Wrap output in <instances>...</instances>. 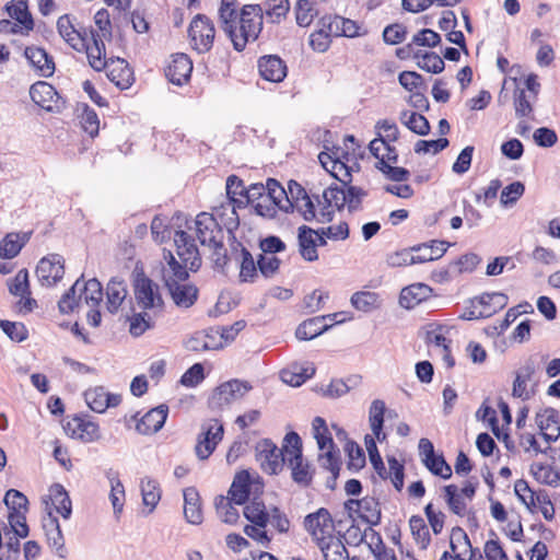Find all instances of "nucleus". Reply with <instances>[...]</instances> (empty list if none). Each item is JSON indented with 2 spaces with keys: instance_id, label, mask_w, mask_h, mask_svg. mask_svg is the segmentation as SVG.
Masks as SVG:
<instances>
[{
  "instance_id": "nucleus-1",
  "label": "nucleus",
  "mask_w": 560,
  "mask_h": 560,
  "mask_svg": "<svg viewBox=\"0 0 560 560\" xmlns=\"http://www.w3.org/2000/svg\"><path fill=\"white\" fill-rule=\"evenodd\" d=\"M57 30L59 35L74 50L85 51L89 65L95 70L101 71L105 66L104 61V43L96 30L74 27L70 15H61L57 21Z\"/></svg>"
},
{
  "instance_id": "nucleus-2",
  "label": "nucleus",
  "mask_w": 560,
  "mask_h": 560,
  "mask_svg": "<svg viewBox=\"0 0 560 560\" xmlns=\"http://www.w3.org/2000/svg\"><path fill=\"white\" fill-rule=\"evenodd\" d=\"M162 278L176 306L189 308L198 299V289L187 283L189 277L186 267L182 266L171 250L164 249Z\"/></svg>"
},
{
  "instance_id": "nucleus-3",
  "label": "nucleus",
  "mask_w": 560,
  "mask_h": 560,
  "mask_svg": "<svg viewBox=\"0 0 560 560\" xmlns=\"http://www.w3.org/2000/svg\"><path fill=\"white\" fill-rule=\"evenodd\" d=\"M264 9L260 4H245L240 12L236 28L231 36L233 47L244 50L246 44L256 40L262 30Z\"/></svg>"
},
{
  "instance_id": "nucleus-4",
  "label": "nucleus",
  "mask_w": 560,
  "mask_h": 560,
  "mask_svg": "<svg viewBox=\"0 0 560 560\" xmlns=\"http://www.w3.org/2000/svg\"><path fill=\"white\" fill-rule=\"evenodd\" d=\"M291 445L283 441L279 448L270 439H262L256 444V460L261 470L269 475L279 474L287 463Z\"/></svg>"
},
{
  "instance_id": "nucleus-5",
  "label": "nucleus",
  "mask_w": 560,
  "mask_h": 560,
  "mask_svg": "<svg viewBox=\"0 0 560 560\" xmlns=\"http://www.w3.org/2000/svg\"><path fill=\"white\" fill-rule=\"evenodd\" d=\"M284 442L291 445L288 452L287 465L291 469V477L294 482L302 487H307L312 482V471L308 463L304 462L302 454V440L296 432H289L284 436Z\"/></svg>"
},
{
  "instance_id": "nucleus-6",
  "label": "nucleus",
  "mask_w": 560,
  "mask_h": 560,
  "mask_svg": "<svg viewBox=\"0 0 560 560\" xmlns=\"http://www.w3.org/2000/svg\"><path fill=\"white\" fill-rule=\"evenodd\" d=\"M253 386L247 381L231 380L220 384L209 397L208 406L213 411H220L233 401L243 398Z\"/></svg>"
},
{
  "instance_id": "nucleus-7",
  "label": "nucleus",
  "mask_w": 560,
  "mask_h": 560,
  "mask_svg": "<svg viewBox=\"0 0 560 560\" xmlns=\"http://www.w3.org/2000/svg\"><path fill=\"white\" fill-rule=\"evenodd\" d=\"M215 28L212 21L203 15L197 14L188 27L190 45L198 54L208 52L214 42Z\"/></svg>"
},
{
  "instance_id": "nucleus-8",
  "label": "nucleus",
  "mask_w": 560,
  "mask_h": 560,
  "mask_svg": "<svg viewBox=\"0 0 560 560\" xmlns=\"http://www.w3.org/2000/svg\"><path fill=\"white\" fill-rule=\"evenodd\" d=\"M314 438L320 451H325L324 467L332 475V482L337 479L340 470L339 458L334 453V441L323 418L316 417L313 420Z\"/></svg>"
},
{
  "instance_id": "nucleus-9",
  "label": "nucleus",
  "mask_w": 560,
  "mask_h": 560,
  "mask_svg": "<svg viewBox=\"0 0 560 560\" xmlns=\"http://www.w3.org/2000/svg\"><path fill=\"white\" fill-rule=\"evenodd\" d=\"M173 238L177 256L180 259L178 262L186 267L187 271H197L201 266V257L195 238L183 230H175Z\"/></svg>"
},
{
  "instance_id": "nucleus-10",
  "label": "nucleus",
  "mask_w": 560,
  "mask_h": 560,
  "mask_svg": "<svg viewBox=\"0 0 560 560\" xmlns=\"http://www.w3.org/2000/svg\"><path fill=\"white\" fill-rule=\"evenodd\" d=\"M304 527L317 544L334 536V521L329 511L325 508H320L316 512L306 515Z\"/></svg>"
},
{
  "instance_id": "nucleus-11",
  "label": "nucleus",
  "mask_w": 560,
  "mask_h": 560,
  "mask_svg": "<svg viewBox=\"0 0 560 560\" xmlns=\"http://www.w3.org/2000/svg\"><path fill=\"white\" fill-rule=\"evenodd\" d=\"M65 275V259L59 254H50L43 257L37 267L36 276L44 287H52L57 284Z\"/></svg>"
},
{
  "instance_id": "nucleus-12",
  "label": "nucleus",
  "mask_w": 560,
  "mask_h": 560,
  "mask_svg": "<svg viewBox=\"0 0 560 560\" xmlns=\"http://www.w3.org/2000/svg\"><path fill=\"white\" fill-rule=\"evenodd\" d=\"M135 296L143 310L163 308L164 302L159 292V285L148 277H139L135 282Z\"/></svg>"
},
{
  "instance_id": "nucleus-13",
  "label": "nucleus",
  "mask_w": 560,
  "mask_h": 560,
  "mask_svg": "<svg viewBox=\"0 0 560 560\" xmlns=\"http://www.w3.org/2000/svg\"><path fill=\"white\" fill-rule=\"evenodd\" d=\"M105 66L102 70H107V78L120 90L130 88L135 81L133 71L129 63L122 58H106V48L104 47Z\"/></svg>"
},
{
  "instance_id": "nucleus-14",
  "label": "nucleus",
  "mask_w": 560,
  "mask_h": 560,
  "mask_svg": "<svg viewBox=\"0 0 560 560\" xmlns=\"http://www.w3.org/2000/svg\"><path fill=\"white\" fill-rule=\"evenodd\" d=\"M246 187L236 175H230L226 179V196L229 199L228 205L232 208V215L226 222L229 230L237 229L240 225V219L236 212L237 208H244L247 206L245 201Z\"/></svg>"
},
{
  "instance_id": "nucleus-15",
  "label": "nucleus",
  "mask_w": 560,
  "mask_h": 560,
  "mask_svg": "<svg viewBox=\"0 0 560 560\" xmlns=\"http://www.w3.org/2000/svg\"><path fill=\"white\" fill-rule=\"evenodd\" d=\"M30 96L36 105L47 112L59 110L63 105V101L56 89L45 81H38L31 85Z\"/></svg>"
},
{
  "instance_id": "nucleus-16",
  "label": "nucleus",
  "mask_w": 560,
  "mask_h": 560,
  "mask_svg": "<svg viewBox=\"0 0 560 560\" xmlns=\"http://www.w3.org/2000/svg\"><path fill=\"white\" fill-rule=\"evenodd\" d=\"M65 430L68 435L84 443H92L101 439L98 424L82 416H74L69 420Z\"/></svg>"
},
{
  "instance_id": "nucleus-17",
  "label": "nucleus",
  "mask_w": 560,
  "mask_h": 560,
  "mask_svg": "<svg viewBox=\"0 0 560 560\" xmlns=\"http://www.w3.org/2000/svg\"><path fill=\"white\" fill-rule=\"evenodd\" d=\"M196 233L201 245L209 246L223 240V231L215 218L207 212H201L194 222Z\"/></svg>"
},
{
  "instance_id": "nucleus-18",
  "label": "nucleus",
  "mask_w": 560,
  "mask_h": 560,
  "mask_svg": "<svg viewBox=\"0 0 560 560\" xmlns=\"http://www.w3.org/2000/svg\"><path fill=\"white\" fill-rule=\"evenodd\" d=\"M192 61L183 52L172 55V60L165 69V75L175 85H183L190 79Z\"/></svg>"
},
{
  "instance_id": "nucleus-19",
  "label": "nucleus",
  "mask_w": 560,
  "mask_h": 560,
  "mask_svg": "<svg viewBox=\"0 0 560 560\" xmlns=\"http://www.w3.org/2000/svg\"><path fill=\"white\" fill-rule=\"evenodd\" d=\"M258 70L262 79L270 82H282L287 77L285 62L277 55H266L258 60Z\"/></svg>"
},
{
  "instance_id": "nucleus-20",
  "label": "nucleus",
  "mask_w": 560,
  "mask_h": 560,
  "mask_svg": "<svg viewBox=\"0 0 560 560\" xmlns=\"http://www.w3.org/2000/svg\"><path fill=\"white\" fill-rule=\"evenodd\" d=\"M88 406L95 412L102 413L109 407H116L121 401L118 394H109L103 386L90 388L84 393Z\"/></svg>"
},
{
  "instance_id": "nucleus-21",
  "label": "nucleus",
  "mask_w": 560,
  "mask_h": 560,
  "mask_svg": "<svg viewBox=\"0 0 560 560\" xmlns=\"http://www.w3.org/2000/svg\"><path fill=\"white\" fill-rule=\"evenodd\" d=\"M168 407L160 405L149 410L136 424V430L143 435L154 434L160 431L167 418Z\"/></svg>"
},
{
  "instance_id": "nucleus-22",
  "label": "nucleus",
  "mask_w": 560,
  "mask_h": 560,
  "mask_svg": "<svg viewBox=\"0 0 560 560\" xmlns=\"http://www.w3.org/2000/svg\"><path fill=\"white\" fill-rule=\"evenodd\" d=\"M24 56L35 68L40 77L49 78L55 72V62L51 56H49L45 49L39 47H26Z\"/></svg>"
},
{
  "instance_id": "nucleus-23",
  "label": "nucleus",
  "mask_w": 560,
  "mask_h": 560,
  "mask_svg": "<svg viewBox=\"0 0 560 560\" xmlns=\"http://www.w3.org/2000/svg\"><path fill=\"white\" fill-rule=\"evenodd\" d=\"M432 288L424 283H413L404 288L399 295L401 307L411 310L432 295Z\"/></svg>"
},
{
  "instance_id": "nucleus-24",
  "label": "nucleus",
  "mask_w": 560,
  "mask_h": 560,
  "mask_svg": "<svg viewBox=\"0 0 560 560\" xmlns=\"http://www.w3.org/2000/svg\"><path fill=\"white\" fill-rule=\"evenodd\" d=\"M298 244L299 253L302 258L306 261H315L318 259L317 242L315 230L307 226L301 225L298 229Z\"/></svg>"
},
{
  "instance_id": "nucleus-25",
  "label": "nucleus",
  "mask_w": 560,
  "mask_h": 560,
  "mask_svg": "<svg viewBox=\"0 0 560 560\" xmlns=\"http://www.w3.org/2000/svg\"><path fill=\"white\" fill-rule=\"evenodd\" d=\"M184 516L194 525H199L203 521L200 495L195 487L184 490Z\"/></svg>"
},
{
  "instance_id": "nucleus-26",
  "label": "nucleus",
  "mask_w": 560,
  "mask_h": 560,
  "mask_svg": "<svg viewBox=\"0 0 560 560\" xmlns=\"http://www.w3.org/2000/svg\"><path fill=\"white\" fill-rule=\"evenodd\" d=\"M347 505H355L360 512V517L370 526H376L381 522L380 502L372 497H365L361 500L349 499Z\"/></svg>"
},
{
  "instance_id": "nucleus-27",
  "label": "nucleus",
  "mask_w": 560,
  "mask_h": 560,
  "mask_svg": "<svg viewBox=\"0 0 560 560\" xmlns=\"http://www.w3.org/2000/svg\"><path fill=\"white\" fill-rule=\"evenodd\" d=\"M43 528L46 533L49 547L55 550L58 557L66 558L67 549L58 518L49 513L48 518L43 524Z\"/></svg>"
},
{
  "instance_id": "nucleus-28",
  "label": "nucleus",
  "mask_w": 560,
  "mask_h": 560,
  "mask_svg": "<svg viewBox=\"0 0 560 560\" xmlns=\"http://www.w3.org/2000/svg\"><path fill=\"white\" fill-rule=\"evenodd\" d=\"M127 284L124 280L112 278L106 285V307L109 313H117L118 308L127 298Z\"/></svg>"
},
{
  "instance_id": "nucleus-29",
  "label": "nucleus",
  "mask_w": 560,
  "mask_h": 560,
  "mask_svg": "<svg viewBox=\"0 0 560 560\" xmlns=\"http://www.w3.org/2000/svg\"><path fill=\"white\" fill-rule=\"evenodd\" d=\"M250 485L252 480L248 471L242 470L237 472L230 487L228 498L237 505L245 504L250 493Z\"/></svg>"
},
{
  "instance_id": "nucleus-30",
  "label": "nucleus",
  "mask_w": 560,
  "mask_h": 560,
  "mask_svg": "<svg viewBox=\"0 0 560 560\" xmlns=\"http://www.w3.org/2000/svg\"><path fill=\"white\" fill-rule=\"evenodd\" d=\"M370 152L377 160V166H384V164L397 163L398 153L395 147H392L389 142L383 139L382 133L378 132V138L372 140L369 144Z\"/></svg>"
},
{
  "instance_id": "nucleus-31",
  "label": "nucleus",
  "mask_w": 560,
  "mask_h": 560,
  "mask_svg": "<svg viewBox=\"0 0 560 560\" xmlns=\"http://www.w3.org/2000/svg\"><path fill=\"white\" fill-rule=\"evenodd\" d=\"M325 320L326 316H316L304 320L298 326L295 337L299 340H312L316 338L331 327V325L325 324Z\"/></svg>"
},
{
  "instance_id": "nucleus-32",
  "label": "nucleus",
  "mask_w": 560,
  "mask_h": 560,
  "mask_svg": "<svg viewBox=\"0 0 560 560\" xmlns=\"http://www.w3.org/2000/svg\"><path fill=\"white\" fill-rule=\"evenodd\" d=\"M334 154L335 160L332 161L329 173L343 186H347L352 180L351 168L347 165L349 152L343 151L341 148H334Z\"/></svg>"
},
{
  "instance_id": "nucleus-33",
  "label": "nucleus",
  "mask_w": 560,
  "mask_h": 560,
  "mask_svg": "<svg viewBox=\"0 0 560 560\" xmlns=\"http://www.w3.org/2000/svg\"><path fill=\"white\" fill-rule=\"evenodd\" d=\"M79 300H84L90 307H98L103 300V287L96 278H92L85 282L80 281Z\"/></svg>"
},
{
  "instance_id": "nucleus-34",
  "label": "nucleus",
  "mask_w": 560,
  "mask_h": 560,
  "mask_svg": "<svg viewBox=\"0 0 560 560\" xmlns=\"http://www.w3.org/2000/svg\"><path fill=\"white\" fill-rule=\"evenodd\" d=\"M236 5L237 0H221L219 8L221 27L230 38L234 32V28H236L240 16V14L236 12Z\"/></svg>"
},
{
  "instance_id": "nucleus-35",
  "label": "nucleus",
  "mask_w": 560,
  "mask_h": 560,
  "mask_svg": "<svg viewBox=\"0 0 560 560\" xmlns=\"http://www.w3.org/2000/svg\"><path fill=\"white\" fill-rule=\"evenodd\" d=\"M49 497L56 511L63 517L69 518L72 513V504L68 492L60 483H54L49 488Z\"/></svg>"
},
{
  "instance_id": "nucleus-36",
  "label": "nucleus",
  "mask_w": 560,
  "mask_h": 560,
  "mask_svg": "<svg viewBox=\"0 0 560 560\" xmlns=\"http://www.w3.org/2000/svg\"><path fill=\"white\" fill-rule=\"evenodd\" d=\"M142 502L145 506H149L148 514L152 513L161 500V488L160 483L152 478L145 477L140 483Z\"/></svg>"
},
{
  "instance_id": "nucleus-37",
  "label": "nucleus",
  "mask_w": 560,
  "mask_h": 560,
  "mask_svg": "<svg viewBox=\"0 0 560 560\" xmlns=\"http://www.w3.org/2000/svg\"><path fill=\"white\" fill-rule=\"evenodd\" d=\"M264 9V18L272 24H279L284 20L290 10L289 0H266L260 4Z\"/></svg>"
},
{
  "instance_id": "nucleus-38",
  "label": "nucleus",
  "mask_w": 560,
  "mask_h": 560,
  "mask_svg": "<svg viewBox=\"0 0 560 560\" xmlns=\"http://www.w3.org/2000/svg\"><path fill=\"white\" fill-rule=\"evenodd\" d=\"M244 516L252 524L266 527L269 523V512L266 510L265 503L258 498H254L244 506Z\"/></svg>"
},
{
  "instance_id": "nucleus-39",
  "label": "nucleus",
  "mask_w": 560,
  "mask_h": 560,
  "mask_svg": "<svg viewBox=\"0 0 560 560\" xmlns=\"http://www.w3.org/2000/svg\"><path fill=\"white\" fill-rule=\"evenodd\" d=\"M450 547L453 556L466 558L474 547L469 540L467 533L462 527H453L450 536Z\"/></svg>"
},
{
  "instance_id": "nucleus-40",
  "label": "nucleus",
  "mask_w": 560,
  "mask_h": 560,
  "mask_svg": "<svg viewBox=\"0 0 560 560\" xmlns=\"http://www.w3.org/2000/svg\"><path fill=\"white\" fill-rule=\"evenodd\" d=\"M325 560H349V553L343 542L336 537L324 539L317 544Z\"/></svg>"
},
{
  "instance_id": "nucleus-41",
  "label": "nucleus",
  "mask_w": 560,
  "mask_h": 560,
  "mask_svg": "<svg viewBox=\"0 0 560 560\" xmlns=\"http://www.w3.org/2000/svg\"><path fill=\"white\" fill-rule=\"evenodd\" d=\"M385 402L381 399H375L372 401L369 412V421L370 427L378 441H383L385 439V434L383 433V424H384V412H385Z\"/></svg>"
},
{
  "instance_id": "nucleus-42",
  "label": "nucleus",
  "mask_w": 560,
  "mask_h": 560,
  "mask_svg": "<svg viewBox=\"0 0 560 560\" xmlns=\"http://www.w3.org/2000/svg\"><path fill=\"white\" fill-rule=\"evenodd\" d=\"M8 14L27 31L33 30L34 22L28 12L27 4L23 0L12 1L5 5Z\"/></svg>"
},
{
  "instance_id": "nucleus-43",
  "label": "nucleus",
  "mask_w": 560,
  "mask_h": 560,
  "mask_svg": "<svg viewBox=\"0 0 560 560\" xmlns=\"http://www.w3.org/2000/svg\"><path fill=\"white\" fill-rule=\"evenodd\" d=\"M233 500L224 495H218L214 499V506L218 517L226 524H235L240 518L237 509L233 505Z\"/></svg>"
},
{
  "instance_id": "nucleus-44",
  "label": "nucleus",
  "mask_w": 560,
  "mask_h": 560,
  "mask_svg": "<svg viewBox=\"0 0 560 560\" xmlns=\"http://www.w3.org/2000/svg\"><path fill=\"white\" fill-rule=\"evenodd\" d=\"M409 526L416 544L422 550H425L431 542V535L424 518L420 515H412L409 520Z\"/></svg>"
},
{
  "instance_id": "nucleus-45",
  "label": "nucleus",
  "mask_w": 560,
  "mask_h": 560,
  "mask_svg": "<svg viewBox=\"0 0 560 560\" xmlns=\"http://www.w3.org/2000/svg\"><path fill=\"white\" fill-rule=\"evenodd\" d=\"M530 474L542 485L555 488L560 486V476L549 464L545 465L542 463H533L530 465Z\"/></svg>"
},
{
  "instance_id": "nucleus-46",
  "label": "nucleus",
  "mask_w": 560,
  "mask_h": 560,
  "mask_svg": "<svg viewBox=\"0 0 560 560\" xmlns=\"http://www.w3.org/2000/svg\"><path fill=\"white\" fill-rule=\"evenodd\" d=\"M370 535L371 541L368 542V546L375 560H397L395 551L384 544L382 536L376 530L371 529Z\"/></svg>"
},
{
  "instance_id": "nucleus-47",
  "label": "nucleus",
  "mask_w": 560,
  "mask_h": 560,
  "mask_svg": "<svg viewBox=\"0 0 560 560\" xmlns=\"http://www.w3.org/2000/svg\"><path fill=\"white\" fill-rule=\"evenodd\" d=\"M107 477L110 482L109 499L113 504L114 512L117 514L122 511L125 488L121 481L119 480L117 472H113L112 470H109L107 472Z\"/></svg>"
},
{
  "instance_id": "nucleus-48",
  "label": "nucleus",
  "mask_w": 560,
  "mask_h": 560,
  "mask_svg": "<svg viewBox=\"0 0 560 560\" xmlns=\"http://www.w3.org/2000/svg\"><path fill=\"white\" fill-rule=\"evenodd\" d=\"M508 295L501 292L483 293L475 298L471 303H478L483 310H494L493 314L504 308L508 304Z\"/></svg>"
},
{
  "instance_id": "nucleus-49",
  "label": "nucleus",
  "mask_w": 560,
  "mask_h": 560,
  "mask_svg": "<svg viewBox=\"0 0 560 560\" xmlns=\"http://www.w3.org/2000/svg\"><path fill=\"white\" fill-rule=\"evenodd\" d=\"M400 120L417 135L425 136L430 132V124L421 114L402 112Z\"/></svg>"
},
{
  "instance_id": "nucleus-50",
  "label": "nucleus",
  "mask_w": 560,
  "mask_h": 560,
  "mask_svg": "<svg viewBox=\"0 0 560 560\" xmlns=\"http://www.w3.org/2000/svg\"><path fill=\"white\" fill-rule=\"evenodd\" d=\"M415 58L421 59L418 62V66L422 70H425L427 72L440 73L445 68V63H444L443 59L438 54H435L433 51H430V52L429 51H425V52L418 51L415 54Z\"/></svg>"
},
{
  "instance_id": "nucleus-51",
  "label": "nucleus",
  "mask_w": 560,
  "mask_h": 560,
  "mask_svg": "<svg viewBox=\"0 0 560 560\" xmlns=\"http://www.w3.org/2000/svg\"><path fill=\"white\" fill-rule=\"evenodd\" d=\"M351 304L361 312H371L378 306V294L371 291L355 292L351 296Z\"/></svg>"
},
{
  "instance_id": "nucleus-52",
  "label": "nucleus",
  "mask_w": 560,
  "mask_h": 560,
  "mask_svg": "<svg viewBox=\"0 0 560 560\" xmlns=\"http://www.w3.org/2000/svg\"><path fill=\"white\" fill-rule=\"evenodd\" d=\"M83 279V276H81L77 281L73 283V285L65 292V294L61 296V299L58 302V308L61 314H70L72 313L75 307L79 306V303L81 300H79V296H77V293L80 289V281Z\"/></svg>"
},
{
  "instance_id": "nucleus-53",
  "label": "nucleus",
  "mask_w": 560,
  "mask_h": 560,
  "mask_svg": "<svg viewBox=\"0 0 560 560\" xmlns=\"http://www.w3.org/2000/svg\"><path fill=\"white\" fill-rule=\"evenodd\" d=\"M129 332L133 337H140L153 327V318L147 312L133 313L129 318Z\"/></svg>"
},
{
  "instance_id": "nucleus-54",
  "label": "nucleus",
  "mask_w": 560,
  "mask_h": 560,
  "mask_svg": "<svg viewBox=\"0 0 560 560\" xmlns=\"http://www.w3.org/2000/svg\"><path fill=\"white\" fill-rule=\"evenodd\" d=\"M520 446L526 453H530L534 455L538 454H548V450H550V445L544 444V440L539 441L535 434L529 432H524L520 435Z\"/></svg>"
},
{
  "instance_id": "nucleus-55",
  "label": "nucleus",
  "mask_w": 560,
  "mask_h": 560,
  "mask_svg": "<svg viewBox=\"0 0 560 560\" xmlns=\"http://www.w3.org/2000/svg\"><path fill=\"white\" fill-rule=\"evenodd\" d=\"M24 242L21 241L19 234H8L0 244V257L11 259L21 252Z\"/></svg>"
},
{
  "instance_id": "nucleus-56",
  "label": "nucleus",
  "mask_w": 560,
  "mask_h": 560,
  "mask_svg": "<svg viewBox=\"0 0 560 560\" xmlns=\"http://www.w3.org/2000/svg\"><path fill=\"white\" fill-rule=\"evenodd\" d=\"M532 95L523 89H516L514 92V109L518 118L529 117L533 113Z\"/></svg>"
},
{
  "instance_id": "nucleus-57",
  "label": "nucleus",
  "mask_w": 560,
  "mask_h": 560,
  "mask_svg": "<svg viewBox=\"0 0 560 560\" xmlns=\"http://www.w3.org/2000/svg\"><path fill=\"white\" fill-rule=\"evenodd\" d=\"M445 498L451 511L459 516H463L466 511V503L463 495L458 493V488L455 485L444 487Z\"/></svg>"
},
{
  "instance_id": "nucleus-58",
  "label": "nucleus",
  "mask_w": 560,
  "mask_h": 560,
  "mask_svg": "<svg viewBox=\"0 0 560 560\" xmlns=\"http://www.w3.org/2000/svg\"><path fill=\"white\" fill-rule=\"evenodd\" d=\"M424 466L435 476H440L443 479L452 477L451 466L446 463L443 455H433L428 459H422Z\"/></svg>"
},
{
  "instance_id": "nucleus-59",
  "label": "nucleus",
  "mask_w": 560,
  "mask_h": 560,
  "mask_svg": "<svg viewBox=\"0 0 560 560\" xmlns=\"http://www.w3.org/2000/svg\"><path fill=\"white\" fill-rule=\"evenodd\" d=\"M514 492L518 500L525 504V506L530 511H535V495H537V491H534L528 486V482L524 479H518L514 485Z\"/></svg>"
},
{
  "instance_id": "nucleus-60",
  "label": "nucleus",
  "mask_w": 560,
  "mask_h": 560,
  "mask_svg": "<svg viewBox=\"0 0 560 560\" xmlns=\"http://www.w3.org/2000/svg\"><path fill=\"white\" fill-rule=\"evenodd\" d=\"M94 23L98 31L97 34L102 40H110L113 37V26L109 12L106 9H100L94 15Z\"/></svg>"
},
{
  "instance_id": "nucleus-61",
  "label": "nucleus",
  "mask_w": 560,
  "mask_h": 560,
  "mask_svg": "<svg viewBox=\"0 0 560 560\" xmlns=\"http://www.w3.org/2000/svg\"><path fill=\"white\" fill-rule=\"evenodd\" d=\"M355 384L357 378H349L348 382L341 378L332 380L329 385L323 389V395L328 398H339L346 395Z\"/></svg>"
},
{
  "instance_id": "nucleus-62",
  "label": "nucleus",
  "mask_w": 560,
  "mask_h": 560,
  "mask_svg": "<svg viewBox=\"0 0 560 560\" xmlns=\"http://www.w3.org/2000/svg\"><path fill=\"white\" fill-rule=\"evenodd\" d=\"M525 185L522 182H513L503 188L501 192V203L503 207H510L516 203V201L524 195Z\"/></svg>"
},
{
  "instance_id": "nucleus-63",
  "label": "nucleus",
  "mask_w": 560,
  "mask_h": 560,
  "mask_svg": "<svg viewBox=\"0 0 560 560\" xmlns=\"http://www.w3.org/2000/svg\"><path fill=\"white\" fill-rule=\"evenodd\" d=\"M0 327L3 332L13 341L22 342L28 337V331L24 324L10 320H0Z\"/></svg>"
},
{
  "instance_id": "nucleus-64",
  "label": "nucleus",
  "mask_w": 560,
  "mask_h": 560,
  "mask_svg": "<svg viewBox=\"0 0 560 560\" xmlns=\"http://www.w3.org/2000/svg\"><path fill=\"white\" fill-rule=\"evenodd\" d=\"M315 15V9L310 0H298L295 4V20L302 27L308 26Z\"/></svg>"
}]
</instances>
